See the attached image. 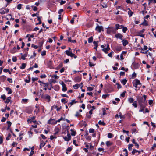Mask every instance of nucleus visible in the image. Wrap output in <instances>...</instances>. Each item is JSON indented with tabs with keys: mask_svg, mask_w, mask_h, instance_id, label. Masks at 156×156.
Here are the masks:
<instances>
[{
	"mask_svg": "<svg viewBox=\"0 0 156 156\" xmlns=\"http://www.w3.org/2000/svg\"><path fill=\"white\" fill-rule=\"evenodd\" d=\"M22 8V5L21 4H19L18 5L17 8V9L20 10Z\"/></svg>",
	"mask_w": 156,
	"mask_h": 156,
	"instance_id": "49530a36",
	"label": "nucleus"
},
{
	"mask_svg": "<svg viewBox=\"0 0 156 156\" xmlns=\"http://www.w3.org/2000/svg\"><path fill=\"white\" fill-rule=\"evenodd\" d=\"M27 56V55H22L21 56V58L23 60L25 59V57Z\"/></svg>",
	"mask_w": 156,
	"mask_h": 156,
	"instance_id": "bf43d9fd",
	"label": "nucleus"
},
{
	"mask_svg": "<svg viewBox=\"0 0 156 156\" xmlns=\"http://www.w3.org/2000/svg\"><path fill=\"white\" fill-rule=\"evenodd\" d=\"M122 42L123 43V45L124 46H125L128 44V41L127 40H126L122 39Z\"/></svg>",
	"mask_w": 156,
	"mask_h": 156,
	"instance_id": "9d476101",
	"label": "nucleus"
},
{
	"mask_svg": "<svg viewBox=\"0 0 156 156\" xmlns=\"http://www.w3.org/2000/svg\"><path fill=\"white\" fill-rule=\"evenodd\" d=\"M66 54L68 56H70L71 57H74L75 58H77V56L74 54L72 53L71 51L67 50L65 51Z\"/></svg>",
	"mask_w": 156,
	"mask_h": 156,
	"instance_id": "20e7f679",
	"label": "nucleus"
},
{
	"mask_svg": "<svg viewBox=\"0 0 156 156\" xmlns=\"http://www.w3.org/2000/svg\"><path fill=\"white\" fill-rule=\"evenodd\" d=\"M115 27H116V30H118L119 29L122 28L123 27V26H122V25H120L119 24H117L115 25Z\"/></svg>",
	"mask_w": 156,
	"mask_h": 156,
	"instance_id": "ddd939ff",
	"label": "nucleus"
},
{
	"mask_svg": "<svg viewBox=\"0 0 156 156\" xmlns=\"http://www.w3.org/2000/svg\"><path fill=\"white\" fill-rule=\"evenodd\" d=\"M71 131V134L72 136H75L76 134V133L75 131H74L73 129H71L70 130Z\"/></svg>",
	"mask_w": 156,
	"mask_h": 156,
	"instance_id": "393cba45",
	"label": "nucleus"
},
{
	"mask_svg": "<svg viewBox=\"0 0 156 156\" xmlns=\"http://www.w3.org/2000/svg\"><path fill=\"white\" fill-rule=\"evenodd\" d=\"M37 18H38L37 20L39 21V23H38L37 24H41V19H40V18L38 16Z\"/></svg>",
	"mask_w": 156,
	"mask_h": 156,
	"instance_id": "37998d69",
	"label": "nucleus"
},
{
	"mask_svg": "<svg viewBox=\"0 0 156 156\" xmlns=\"http://www.w3.org/2000/svg\"><path fill=\"white\" fill-rule=\"evenodd\" d=\"M41 136L44 139H45L46 138V137H45V136L42 134L41 135Z\"/></svg>",
	"mask_w": 156,
	"mask_h": 156,
	"instance_id": "774afa93",
	"label": "nucleus"
},
{
	"mask_svg": "<svg viewBox=\"0 0 156 156\" xmlns=\"http://www.w3.org/2000/svg\"><path fill=\"white\" fill-rule=\"evenodd\" d=\"M63 11V10L62 9H60L58 12V13L59 14L61 15V13Z\"/></svg>",
	"mask_w": 156,
	"mask_h": 156,
	"instance_id": "5fc2aeb1",
	"label": "nucleus"
},
{
	"mask_svg": "<svg viewBox=\"0 0 156 156\" xmlns=\"http://www.w3.org/2000/svg\"><path fill=\"white\" fill-rule=\"evenodd\" d=\"M121 83L123 85H125L127 82V80L126 79H123L121 81Z\"/></svg>",
	"mask_w": 156,
	"mask_h": 156,
	"instance_id": "412c9836",
	"label": "nucleus"
},
{
	"mask_svg": "<svg viewBox=\"0 0 156 156\" xmlns=\"http://www.w3.org/2000/svg\"><path fill=\"white\" fill-rule=\"evenodd\" d=\"M45 143H44L43 140L41 141V144L40 145V148H41L45 145Z\"/></svg>",
	"mask_w": 156,
	"mask_h": 156,
	"instance_id": "f3484780",
	"label": "nucleus"
},
{
	"mask_svg": "<svg viewBox=\"0 0 156 156\" xmlns=\"http://www.w3.org/2000/svg\"><path fill=\"white\" fill-rule=\"evenodd\" d=\"M136 152H138L139 154H140L141 151H138L136 150L133 149L132 152L133 154H134Z\"/></svg>",
	"mask_w": 156,
	"mask_h": 156,
	"instance_id": "aec40b11",
	"label": "nucleus"
},
{
	"mask_svg": "<svg viewBox=\"0 0 156 156\" xmlns=\"http://www.w3.org/2000/svg\"><path fill=\"white\" fill-rule=\"evenodd\" d=\"M107 32L108 34H110L111 33L115 34L116 33V31L114 27H110L108 29Z\"/></svg>",
	"mask_w": 156,
	"mask_h": 156,
	"instance_id": "7ed1b4c3",
	"label": "nucleus"
},
{
	"mask_svg": "<svg viewBox=\"0 0 156 156\" xmlns=\"http://www.w3.org/2000/svg\"><path fill=\"white\" fill-rule=\"evenodd\" d=\"M116 84L117 85V88L118 89H120L122 87V86L120 84L118 83H116Z\"/></svg>",
	"mask_w": 156,
	"mask_h": 156,
	"instance_id": "8fccbe9b",
	"label": "nucleus"
},
{
	"mask_svg": "<svg viewBox=\"0 0 156 156\" xmlns=\"http://www.w3.org/2000/svg\"><path fill=\"white\" fill-rule=\"evenodd\" d=\"M62 87V90L64 92L66 91L67 90V88L66 87V85H65Z\"/></svg>",
	"mask_w": 156,
	"mask_h": 156,
	"instance_id": "5701e85b",
	"label": "nucleus"
},
{
	"mask_svg": "<svg viewBox=\"0 0 156 156\" xmlns=\"http://www.w3.org/2000/svg\"><path fill=\"white\" fill-rule=\"evenodd\" d=\"M66 98H63L61 99V101L62 103H64V104H65L66 103Z\"/></svg>",
	"mask_w": 156,
	"mask_h": 156,
	"instance_id": "09e8293b",
	"label": "nucleus"
},
{
	"mask_svg": "<svg viewBox=\"0 0 156 156\" xmlns=\"http://www.w3.org/2000/svg\"><path fill=\"white\" fill-rule=\"evenodd\" d=\"M93 40V38L92 37H91L88 39V42L89 43H91Z\"/></svg>",
	"mask_w": 156,
	"mask_h": 156,
	"instance_id": "473e14b6",
	"label": "nucleus"
},
{
	"mask_svg": "<svg viewBox=\"0 0 156 156\" xmlns=\"http://www.w3.org/2000/svg\"><path fill=\"white\" fill-rule=\"evenodd\" d=\"M22 101L24 103H25L27 101L28 99H23Z\"/></svg>",
	"mask_w": 156,
	"mask_h": 156,
	"instance_id": "6e6d98bb",
	"label": "nucleus"
},
{
	"mask_svg": "<svg viewBox=\"0 0 156 156\" xmlns=\"http://www.w3.org/2000/svg\"><path fill=\"white\" fill-rule=\"evenodd\" d=\"M16 52V48L14 47L13 48L11 51V52L12 53H14Z\"/></svg>",
	"mask_w": 156,
	"mask_h": 156,
	"instance_id": "e433bc0d",
	"label": "nucleus"
},
{
	"mask_svg": "<svg viewBox=\"0 0 156 156\" xmlns=\"http://www.w3.org/2000/svg\"><path fill=\"white\" fill-rule=\"evenodd\" d=\"M71 136L69 132L67 133L66 136L63 137L65 141H69L71 139Z\"/></svg>",
	"mask_w": 156,
	"mask_h": 156,
	"instance_id": "423d86ee",
	"label": "nucleus"
},
{
	"mask_svg": "<svg viewBox=\"0 0 156 156\" xmlns=\"http://www.w3.org/2000/svg\"><path fill=\"white\" fill-rule=\"evenodd\" d=\"M136 74L135 72H134L132 74V77L134 78L136 77Z\"/></svg>",
	"mask_w": 156,
	"mask_h": 156,
	"instance_id": "864d4df0",
	"label": "nucleus"
},
{
	"mask_svg": "<svg viewBox=\"0 0 156 156\" xmlns=\"http://www.w3.org/2000/svg\"><path fill=\"white\" fill-rule=\"evenodd\" d=\"M38 82L40 83H41L42 84H44L45 85V86L48 87V85H49V84H48V83H43V82H42V81H41L40 80H39L38 81Z\"/></svg>",
	"mask_w": 156,
	"mask_h": 156,
	"instance_id": "cd10ccee",
	"label": "nucleus"
},
{
	"mask_svg": "<svg viewBox=\"0 0 156 156\" xmlns=\"http://www.w3.org/2000/svg\"><path fill=\"white\" fill-rule=\"evenodd\" d=\"M87 91H91L93 90V88L91 87H88L87 88Z\"/></svg>",
	"mask_w": 156,
	"mask_h": 156,
	"instance_id": "58836bf2",
	"label": "nucleus"
},
{
	"mask_svg": "<svg viewBox=\"0 0 156 156\" xmlns=\"http://www.w3.org/2000/svg\"><path fill=\"white\" fill-rule=\"evenodd\" d=\"M94 130L93 129H89V132L90 133H93L94 132Z\"/></svg>",
	"mask_w": 156,
	"mask_h": 156,
	"instance_id": "680f3d73",
	"label": "nucleus"
},
{
	"mask_svg": "<svg viewBox=\"0 0 156 156\" xmlns=\"http://www.w3.org/2000/svg\"><path fill=\"white\" fill-rule=\"evenodd\" d=\"M133 145L132 144H129L128 145V150L129 151H131L132 149V147Z\"/></svg>",
	"mask_w": 156,
	"mask_h": 156,
	"instance_id": "bb28decb",
	"label": "nucleus"
},
{
	"mask_svg": "<svg viewBox=\"0 0 156 156\" xmlns=\"http://www.w3.org/2000/svg\"><path fill=\"white\" fill-rule=\"evenodd\" d=\"M115 37L117 38H119L122 40V39L123 36L121 34L118 33L115 35Z\"/></svg>",
	"mask_w": 156,
	"mask_h": 156,
	"instance_id": "6e6552de",
	"label": "nucleus"
},
{
	"mask_svg": "<svg viewBox=\"0 0 156 156\" xmlns=\"http://www.w3.org/2000/svg\"><path fill=\"white\" fill-rule=\"evenodd\" d=\"M52 77H54L55 79H58L59 77L57 76L56 75H54L52 76Z\"/></svg>",
	"mask_w": 156,
	"mask_h": 156,
	"instance_id": "69168bd1",
	"label": "nucleus"
},
{
	"mask_svg": "<svg viewBox=\"0 0 156 156\" xmlns=\"http://www.w3.org/2000/svg\"><path fill=\"white\" fill-rule=\"evenodd\" d=\"M147 48L148 47L147 46L144 45L143 48H141V49L140 48L139 49H141L142 51H143L144 50H147Z\"/></svg>",
	"mask_w": 156,
	"mask_h": 156,
	"instance_id": "c9c22d12",
	"label": "nucleus"
},
{
	"mask_svg": "<svg viewBox=\"0 0 156 156\" xmlns=\"http://www.w3.org/2000/svg\"><path fill=\"white\" fill-rule=\"evenodd\" d=\"M6 77L5 76H2L0 77V80L2 81H4L6 80Z\"/></svg>",
	"mask_w": 156,
	"mask_h": 156,
	"instance_id": "4be33fe9",
	"label": "nucleus"
},
{
	"mask_svg": "<svg viewBox=\"0 0 156 156\" xmlns=\"http://www.w3.org/2000/svg\"><path fill=\"white\" fill-rule=\"evenodd\" d=\"M76 101H75V100H72L71 102H70L68 104V105L69 106H71L74 103H76Z\"/></svg>",
	"mask_w": 156,
	"mask_h": 156,
	"instance_id": "a211bd4d",
	"label": "nucleus"
},
{
	"mask_svg": "<svg viewBox=\"0 0 156 156\" xmlns=\"http://www.w3.org/2000/svg\"><path fill=\"white\" fill-rule=\"evenodd\" d=\"M7 81L10 83H12V79L10 78H8L7 79Z\"/></svg>",
	"mask_w": 156,
	"mask_h": 156,
	"instance_id": "4d7b16f0",
	"label": "nucleus"
},
{
	"mask_svg": "<svg viewBox=\"0 0 156 156\" xmlns=\"http://www.w3.org/2000/svg\"><path fill=\"white\" fill-rule=\"evenodd\" d=\"M148 52V50H147L146 51H142L141 50V51H140V52L142 53H144V54H147Z\"/></svg>",
	"mask_w": 156,
	"mask_h": 156,
	"instance_id": "3c124183",
	"label": "nucleus"
},
{
	"mask_svg": "<svg viewBox=\"0 0 156 156\" xmlns=\"http://www.w3.org/2000/svg\"><path fill=\"white\" fill-rule=\"evenodd\" d=\"M122 28H123L122 31L124 33H125L127 30V28L126 27H123Z\"/></svg>",
	"mask_w": 156,
	"mask_h": 156,
	"instance_id": "79ce46f5",
	"label": "nucleus"
},
{
	"mask_svg": "<svg viewBox=\"0 0 156 156\" xmlns=\"http://www.w3.org/2000/svg\"><path fill=\"white\" fill-rule=\"evenodd\" d=\"M6 118H5L4 117H3L2 118V119L1 120V122H4L6 121Z\"/></svg>",
	"mask_w": 156,
	"mask_h": 156,
	"instance_id": "052dcab7",
	"label": "nucleus"
},
{
	"mask_svg": "<svg viewBox=\"0 0 156 156\" xmlns=\"http://www.w3.org/2000/svg\"><path fill=\"white\" fill-rule=\"evenodd\" d=\"M34 151L31 150L30 153V155L29 156H32L34 153Z\"/></svg>",
	"mask_w": 156,
	"mask_h": 156,
	"instance_id": "e2e57ef3",
	"label": "nucleus"
},
{
	"mask_svg": "<svg viewBox=\"0 0 156 156\" xmlns=\"http://www.w3.org/2000/svg\"><path fill=\"white\" fill-rule=\"evenodd\" d=\"M110 50V48L109 47V45L108 44L107 45V46L106 48H104L102 49V51L106 53H108V51Z\"/></svg>",
	"mask_w": 156,
	"mask_h": 156,
	"instance_id": "0eeeda50",
	"label": "nucleus"
},
{
	"mask_svg": "<svg viewBox=\"0 0 156 156\" xmlns=\"http://www.w3.org/2000/svg\"><path fill=\"white\" fill-rule=\"evenodd\" d=\"M26 66V64L25 63H22L21 66L20 67V68L21 69H23L25 68Z\"/></svg>",
	"mask_w": 156,
	"mask_h": 156,
	"instance_id": "2f4dec72",
	"label": "nucleus"
},
{
	"mask_svg": "<svg viewBox=\"0 0 156 156\" xmlns=\"http://www.w3.org/2000/svg\"><path fill=\"white\" fill-rule=\"evenodd\" d=\"M3 142V137L0 136V144H1Z\"/></svg>",
	"mask_w": 156,
	"mask_h": 156,
	"instance_id": "603ef678",
	"label": "nucleus"
},
{
	"mask_svg": "<svg viewBox=\"0 0 156 156\" xmlns=\"http://www.w3.org/2000/svg\"><path fill=\"white\" fill-rule=\"evenodd\" d=\"M1 98L3 99V100H5L6 99V96L5 95L3 94L1 96Z\"/></svg>",
	"mask_w": 156,
	"mask_h": 156,
	"instance_id": "a18cd8bd",
	"label": "nucleus"
},
{
	"mask_svg": "<svg viewBox=\"0 0 156 156\" xmlns=\"http://www.w3.org/2000/svg\"><path fill=\"white\" fill-rule=\"evenodd\" d=\"M72 150V148L71 147H68L66 150V153H67V154H68V153L67 152V151L70 152Z\"/></svg>",
	"mask_w": 156,
	"mask_h": 156,
	"instance_id": "f704fd0d",
	"label": "nucleus"
},
{
	"mask_svg": "<svg viewBox=\"0 0 156 156\" xmlns=\"http://www.w3.org/2000/svg\"><path fill=\"white\" fill-rule=\"evenodd\" d=\"M11 98V97H8L6 99V101H5V102L6 103L8 104L10 101Z\"/></svg>",
	"mask_w": 156,
	"mask_h": 156,
	"instance_id": "b1692460",
	"label": "nucleus"
},
{
	"mask_svg": "<svg viewBox=\"0 0 156 156\" xmlns=\"http://www.w3.org/2000/svg\"><path fill=\"white\" fill-rule=\"evenodd\" d=\"M74 80L75 82H79L81 80V78L79 76H77L74 78Z\"/></svg>",
	"mask_w": 156,
	"mask_h": 156,
	"instance_id": "f8f14e48",
	"label": "nucleus"
},
{
	"mask_svg": "<svg viewBox=\"0 0 156 156\" xmlns=\"http://www.w3.org/2000/svg\"><path fill=\"white\" fill-rule=\"evenodd\" d=\"M31 46L32 47H33L35 49H37V48H38V46H37L34 45V44H32L31 45Z\"/></svg>",
	"mask_w": 156,
	"mask_h": 156,
	"instance_id": "13d9d810",
	"label": "nucleus"
},
{
	"mask_svg": "<svg viewBox=\"0 0 156 156\" xmlns=\"http://www.w3.org/2000/svg\"><path fill=\"white\" fill-rule=\"evenodd\" d=\"M132 105L135 108H137V101H134L132 104Z\"/></svg>",
	"mask_w": 156,
	"mask_h": 156,
	"instance_id": "c756f323",
	"label": "nucleus"
},
{
	"mask_svg": "<svg viewBox=\"0 0 156 156\" xmlns=\"http://www.w3.org/2000/svg\"><path fill=\"white\" fill-rule=\"evenodd\" d=\"M7 123L8 124V127L7 128V130H8L9 129L10 127L11 126L12 123L10 121H7Z\"/></svg>",
	"mask_w": 156,
	"mask_h": 156,
	"instance_id": "a878e982",
	"label": "nucleus"
},
{
	"mask_svg": "<svg viewBox=\"0 0 156 156\" xmlns=\"http://www.w3.org/2000/svg\"><path fill=\"white\" fill-rule=\"evenodd\" d=\"M126 93V91L123 92L121 94V96L122 97H124L125 95V94Z\"/></svg>",
	"mask_w": 156,
	"mask_h": 156,
	"instance_id": "de8ad7c7",
	"label": "nucleus"
},
{
	"mask_svg": "<svg viewBox=\"0 0 156 156\" xmlns=\"http://www.w3.org/2000/svg\"><path fill=\"white\" fill-rule=\"evenodd\" d=\"M123 151L125 152V154L124 155H125V156H128V152L127 150L126 149H125L123 150Z\"/></svg>",
	"mask_w": 156,
	"mask_h": 156,
	"instance_id": "4c0bfd02",
	"label": "nucleus"
},
{
	"mask_svg": "<svg viewBox=\"0 0 156 156\" xmlns=\"http://www.w3.org/2000/svg\"><path fill=\"white\" fill-rule=\"evenodd\" d=\"M38 80L37 78H32V81L34 82L36 80Z\"/></svg>",
	"mask_w": 156,
	"mask_h": 156,
	"instance_id": "0e129e2a",
	"label": "nucleus"
},
{
	"mask_svg": "<svg viewBox=\"0 0 156 156\" xmlns=\"http://www.w3.org/2000/svg\"><path fill=\"white\" fill-rule=\"evenodd\" d=\"M133 86L136 88L139 89L141 86V83L140 80L137 79H135L133 82Z\"/></svg>",
	"mask_w": 156,
	"mask_h": 156,
	"instance_id": "f03ea898",
	"label": "nucleus"
},
{
	"mask_svg": "<svg viewBox=\"0 0 156 156\" xmlns=\"http://www.w3.org/2000/svg\"><path fill=\"white\" fill-rule=\"evenodd\" d=\"M95 30H96L98 31L99 32H101V31H103V28L102 26H99L98 25L96 27Z\"/></svg>",
	"mask_w": 156,
	"mask_h": 156,
	"instance_id": "39448f33",
	"label": "nucleus"
},
{
	"mask_svg": "<svg viewBox=\"0 0 156 156\" xmlns=\"http://www.w3.org/2000/svg\"><path fill=\"white\" fill-rule=\"evenodd\" d=\"M128 101L130 103H133V102L134 99H133V98H128Z\"/></svg>",
	"mask_w": 156,
	"mask_h": 156,
	"instance_id": "7c9ffc66",
	"label": "nucleus"
},
{
	"mask_svg": "<svg viewBox=\"0 0 156 156\" xmlns=\"http://www.w3.org/2000/svg\"><path fill=\"white\" fill-rule=\"evenodd\" d=\"M98 42H96L95 41H94L93 42V44L95 46V47H94V48L96 50H97V48L98 46Z\"/></svg>",
	"mask_w": 156,
	"mask_h": 156,
	"instance_id": "2eb2a0df",
	"label": "nucleus"
},
{
	"mask_svg": "<svg viewBox=\"0 0 156 156\" xmlns=\"http://www.w3.org/2000/svg\"><path fill=\"white\" fill-rule=\"evenodd\" d=\"M147 96L146 95H144L143 97L138 96L137 100L139 105L141 107L145 108L146 104V101Z\"/></svg>",
	"mask_w": 156,
	"mask_h": 156,
	"instance_id": "f257e3e1",
	"label": "nucleus"
},
{
	"mask_svg": "<svg viewBox=\"0 0 156 156\" xmlns=\"http://www.w3.org/2000/svg\"><path fill=\"white\" fill-rule=\"evenodd\" d=\"M106 144L107 147H109L112 144V143L109 141H107L106 142Z\"/></svg>",
	"mask_w": 156,
	"mask_h": 156,
	"instance_id": "6ab92c4d",
	"label": "nucleus"
},
{
	"mask_svg": "<svg viewBox=\"0 0 156 156\" xmlns=\"http://www.w3.org/2000/svg\"><path fill=\"white\" fill-rule=\"evenodd\" d=\"M98 124L99 125H104L105 124L101 120H100L98 122Z\"/></svg>",
	"mask_w": 156,
	"mask_h": 156,
	"instance_id": "c03bdc74",
	"label": "nucleus"
},
{
	"mask_svg": "<svg viewBox=\"0 0 156 156\" xmlns=\"http://www.w3.org/2000/svg\"><path fill=\"white\" fill-rule=\"evenodd\" d=\"M80 87V85L78 84H76L75 85L73 86V87L74 89H78Z\"/></svg>",
	"mask_w": 156,
	"mask_h": 156,
	"instance_id": "c85d7f7f",
	"label": "nucleus"
},
{
	"mask_svg": "<svg viewBox=\"0 0 156 156\" xmlns=\"http://www.w3.org/2000/svg\"><path fill=\"white\" fill-rule=\"evenodd\" d=\"M48 123L49 124H54L57 123V121L55 122L53 119H50L48 121Z\"/></svg>",
	"mask_w": 156,
	"mask_h": 156,
	"instance_id": "1a4fd4ad",
	"label": "nucleus"
},
{
	"mask_svg": "<svg viewBox=\"0 0 156 156\" xmlns=\"http://www.w3.org/2000/svg\"><path fill=\"white\" fill-rule=\"evenodd\" d=\"M142 24L145 26H147L148 25L147 22L145 20H144Z\"/></svg>",
	"mask_w": 156,
	"mask_h": 156,
	"instance_id": "72a5a7b5",
	"label": "nucleus"
},
{
	"mask_svg": "<svg viewBox=\"0 0 156 156\" xmlns=\"http://www.w3.org/2000/svg\"><path fill=\"white\" fill-rule=\"evenodd\" d=\"M51 97L50 96L48 95H46L44 96V98L46 100V101L49 102L50 101Z\"/></svg>",
	"mask_w": 156,
	"mask_h": 156,
	"instance_id": "9b49d317",
	"label": "nucleus"
},
{
	"mask_svg": "<svg viewBox=\"0 0 156 156\" xmlns=\"http://www.w3.org/2000/svg\"><path fill=\"white\" fill-rule=\"evenodd\" d=\"M46 52L45 51H43L41 52V55L42 56L45 55H46Z\"/></svg>",
	"mask_w": 156,
	"mask_h": 156,
	"instance_id": "338daca9",
	"label": "nucleus"
},
{
	"mask_svg": "<svg viewBox=\"0 0 156 156\" xmlns=\"http://www.w3.org/2000/svg\"><path fill=\"white\" fill-rule=\"evenodd\" d=\"M108 136L109 138H112L113 137V135L111 133H109L108 134Z\"/></svg>",
	"mask_w": 156,
	"mask_h": 156,
	"instance_id": "ea45409f",
	"label": "nucleus"
},
{
	"mask_svg": "<svg viewBox=\"0 0 156 156\" xmlns=\"http://www.w3.org/2000/svg\"><path fill=\"white\" fill-rule=\"evenodd\" d=\"M6 91H8V94H10L12 92V90L9 87H7L6 88Z\"/></svg>",
	"mask_w": 156,
	"mask_h": 156,
	"instance_id": "4468645a",
	"label": "nucleus"
},
{
	"mask_svg": "<svg viewBox=\"0 0 156 156\" xmlns=\"http://www.w3.org/2000/svg\"><path fill=\"white\" fill-rule=\"evenodd\" d=\"M129 11H128V13L129 15V17H131L133 14V12L130 10V9L129 8H128Z\"/></svg>",
	"mask_w": 156,
	"mask_h": 156,
	"instance_id": "dca6fc26",
	"label": "nucleus"
},
{
	"mask_svg": "<svg viewBox=\"0 0 156 156\" xmlns=\"http://www.w3.org/2000/svg\"><path fill=\"white\" fill-rule=\"evenodd\" d=\"M17 58L15 56H13L12 58V60L13 62H15L17 61Z\"/></svg>",
	"mask_w": 156,
	"mask_h": 156,
	"instance_id": "a19ab883",
	"label": "nucleus"
}]
</instances>
